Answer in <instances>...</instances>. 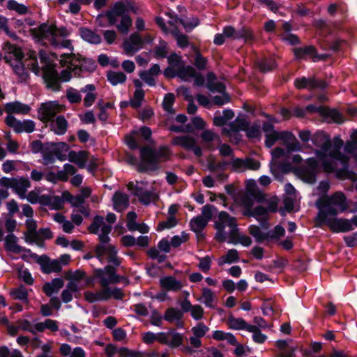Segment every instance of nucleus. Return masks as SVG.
<instances>
[{
  "label": "nucleus",
  "instance_id": "nucleus-48",
  "mask_svg": "<svg viewBox=\"0 0 357 357\" xmlns=\"http://www.w3.org/2000/svg\"><path fill=\"white\" fill-rule=\"evenodd\" d=\"M144 96L145 93L143 89H137L134 92L133 99L130 102L131 107L135 109L139 108L142 105Z\"/></svg>",
  "mask_w": 357,
  "mask_h": 357
},
{
  "label": "nucleus",
  "instance_id": "nucleus-45",
  "mask_svg": "<svg viewBox=\"0 0 357 357\" xmlns=\"http://www.w3.org/2000/svg\"><path fill=\"white\" fill-rule=\"evenodd\" d=\"M201 138L204 142L208 143L207 148L211 151L214 149L212 145L210 144L211 142L214 141L215 139H218V140L220 142L219 135L213 132L210 130H205L203 131L201 134Z\"/></svg>",
  "mask_w": 357,
  "mask_h": 357
},
{
  "label": "nucleus",
  "instance_id": "nucleus-40",
  "mask_svg": "<svg viewBox=\"0 0 357 357\" xmlns=\"http://www.w3.org/2000/svg\"><path fill=\"white\" fill-rule=\"evenodd\" d=\"M168 45L166 41L160 39L159 45L156 46L154 50V57L157 59H165L167 57Z\"/></svg>",
  "mask_w": 357,
  "mask_h": 357
},
{
  "label": "nucleus",
  "instance_id": "nucleus-64",
  "mask_svg": "<svg viewBox=\"0 0 357 357\" xmlns=\"http://www.w3.org/2000/svg\"><path fill=\"white\" fill-rule=\"evenodd\" d=\"M204 313V309L199 305H194L190 310L191 316L195 320L202 319L203 318Z\"/></svg>",
  "mask_w": 357,
  "mask_h": 357
},
{
  "label": "nucleus",
  "instance_id": "nucleus-41",
  "mask_svg": "<svg viewBox=\"0 0 357 357\" xmlns=\"http://www.w3.org/2000/svg\"><path fill=\"white\" fill-rule=\"evenodd\" d=\"M241 205L244 208L243 215L245 216L255 218L253 200L247 196H243L241 198Z\"/></svg>",
  "mask_w": 357,
  "mask_h": 357
},
{
  "label": "nucleus",
  "instance_id": "nucleus-53",
  "mask_svg": "<svg viewBox=\"0 0 357 357\" xmlns=\"http://www.w3.org/2000/svg\"><path fill=\"white\" fill-rule=\"evenodd\" d=\"M202 297L204 300V304L207 307L213 308V306L212 303L214 301L215 295H214L213 292L212 291V290L207 287L203 288L202 289Z\"/></svg>",
  "mask_w": 357,
  "mask_h": 357
},
{
  "label": "nucleus",
  "instance_id": "nucleus-42",
  "mask_svg": "<svg viewBox=\"0 0 357 357\" xmlns=\"http://www.w3.org/2000/svg\"><path fill=\"white\" fill-rule=\"evenodd\" d=\"M177 22L181 24L186 32H191L196 26L199 24V20L198 17H192L190 20H185L183 18H178Z\"/></svg>",
  "mask_w": 357,
  "mask_h": 357
},
{
  "label": "nucleus",
  "instance_id": "nucleus-55",
  "mask_svg": "<svg viewBox=\"0 0 357 357\" xmlns=\"http://www.w3.org/2000/svg\"><path fill=\"white\" fill-rule=\"evenodd\" d=\"M209 331V328L203 322H199L197 325L192 328V332L197 337H202Z\"/></svg>",
  "mask_w": 357,
  "mask_h": 357
},
{
  "label": "nucleus",
  "instance_id": "nucleus-28",
  "mask_svg": "<svg viewBox=\"0 0 357 357\" xmlns=\"http://www.w3.org/2000/svg\"><path fill=\"white\" fill-rule=\"evenodd\" d=\"M68 126V123L63 115L57 116L54 122L51 124L52 130L58 135H64L67 131Z\"/></svg>",
  "mask_w": 357,
  "mask_h": 357
},
{
  "label": "nucleus",
  "instance_id": "nucleus-32",
  "mask_svg": "<svg viewBox=\"0 0 357 357\" xmlns=\"http://www.w3.org/2000/svg\"><path fill=\"white\" fill-rule=\"evenodd\" d=\"M257 64L259 70L264 73L271 72L277 67L276 61L272 57H264Z\"/></svg>",
  "mask_w": 357,
  "mask_h": 357
},
{
  "label": "nucleus",
  "instance_id": "nucleus-61",
  "mask_svg": "<svg viewBox=\"0 0 357 357\" xmlns=\"http://www.w3.org/2000/svg\"><path fill=\"white\" fill-rule=\"evenodd\" d=\"M328 158L335 161L347 160L346 155L339 149H332L328 151Z\"/></svg>",
  "mask_w": 357,
  "mask_h": 357
},
{
  "label": "nucleus",
  "instance_id": "nucleus-58",
  "mask_svg": "<svg viewBox=\"0 0 357 357\" xmlns=\"http://www.w3.org/2000/svg\"><path fill=\"white\" fill-rule=\"evenodd\" d=\"M321 167L324 172L326 173H333L336 170L335 161L326 158L321 161Z\"/></svg>",
  "mask_w": 357,
  "mask_h": 357
},
{
  "label": "nucleus",
  "instance_id": "nucleus-39",
  "mask_svg": "<svg viewBox=\"0 0 357 357\" xmlns=\"http://www.w3.org/2000/svg\"><path fill=\"white\" fill-rule=\"evenodd\" d=\"M10 296L15 300H19L24 303H28V291L24 285L21 284L19 287L13 289L10 293Z\"/></svg>",
  "mask_w": 357,
  "mask_h": 357
},
{
  "label": "nucleus",
  "instance_id": "nucleus-22",
  "mask_svg": "<svg viewBox=\"0 0 357 357\" xmlns=\"http://www.w3.org/2000/svg\"><path fill=\"white\" fill-rule=\"evenodd\" d=\"M317 48L314 45H306L304 47H295L293 50L295 57L300 60L307 59H314Z\"/></svg>",
  "mask_w": 357,
  "mask_h": 357
},
{
  "label": "nucleus",
  "instance_id": "nucleus-24",
  "mask_svg": "<svg viewBox=\"0 0 357 357\" xmlns=\"http://www.w3.org/2000/svg\"><path fill=\"white\" fill-rule=\"evenodd\" d=\"M160 287L167 291H178L183 287L181 281L177 280L174 276H165L160 280Z\"/></svg>",
  "mask_w": 357,
  "mask_h": 357
},
{
  "label": "nucleus",
  "instance_id": "nucleus-35",
  "mask_svg": "<svg viewBox=\"0 0 357 357\" xmlns=\"http://www.w3.org/2000/svg\"><path fill=\"white\" fill-rule=\"evenodd\" d=\"M196 72L192 66H182L178 68L177 77L184 81H188V78H192L196 75Z\"/></svg>",
  "mask_w": 357,
  "mask_h": 357
},
{
  "label": "nucleus",
  "instance_id": "nucleus-1",
  "mask_svg": "<svg viewBox=\"0 0 357 357\" xmlns=\"http://www.w3.org/2000/svg\"><path fill=\"white\" fill-rule=\"evenodd\" d=\"M315 205L319 209L314 218V224L317 227L327 225L332 227L333 220L339 212L343 213L348 208L345 195L340 191L335 192L331 196L325 195L317 200Z\"/></svg>",
  "mask_w": 357,
  "mask_h": 357
},
{
  "label": "nucleus",
  "instance_id": "nucleus-54",
  "mask_svg": "<svg viewBox=\"0 0 357 357\" xmlns=\"http://www.w3.org/2000/svg\"><path fill=\"white\" fill-rule=\"evenodd\" d=\"M246 136L249 139H259L261 135L260 126L254 123L252 126H249L248 129L245 131Z\"/></svg>",
  "mask_w": 357,
  "mask_h": 357
},
{
  "label": "nucleus",
  "instance_id": "nucleus-51",
  "mask_svg": "<svg viewBox=\"0 0 357 357\" xmlns=\"http://www.w3.org/2000/svg\"><path fill=\"white\" fill-rule=\"evenodd\" d=\"M229 327L234 330H244L246 321L242 318H235L230 316L228 318Z\"/></svg>",
  "mask_w": 357,
  "mask_h": 357
},
{
  "label": "nucleus",
  "instance_id": "nucleus-31",
  "mask_svg": "<svg viewBox=\"0 0 357 357\" xmlns=\"http://www.w3.org/2000/svg\"><path fill=\"white\" fill-rule=\"evenodd\" d=\"M312 142L317 147H322L325 144L332 146V142L329 136L322 130H318L312 135Z\"/></svg>",
  "mask_w": 357,
  "mask_h": 357
},
{
  "label": "nucleus",
  "instance_id": "nucleus-4",
  "mask_svg": "<svg viewBox=\"0 0 357 357\" xmlns=\"http://www.w3.org/2000/svg\"><path fill=\"white\" fill-rule=\"evenodd\" d=\"M31 151L37 154L40 153L44 160V165L53 164L56 158L59 161H65L67 159L66 153L69 151L70 146L66 142H45L40 140H33L30 143Z\"/></svg>",
  "mask_w": 357,
  "mask_h": 357
},
{
  "label": "nucleus",
  "instance_id": "nucleus-10",
  "mask_svg": "<svg viewBox=\"0 0 357 357\" xmlns=\"http://www.w3.org/2000/svg\"><path fill=\"white\" fill-rule=\"evenodd\" d=\"M43 79L47 89L54 91L61 90V86L59 80V74L54 68L45 67L43 69Z\"/></svg>",
  "mask_w": 357,
  "mask_h": 357
},
{
  "label": "nucleus",
  "instance_id": "nucleus-50",
  "mask_svg": "<svg viewBox=\"0 0 357 357\" xmlns=\"http://www.w3.org/2000/svg\"><path fill=\"white\" fill-rule=\"evenodd\" d=\"M178 220L175 216H169L166 221L160 222L157 226V231H160L165 229H171L176 226Z\"/></svg>",
  "mask_w": 357,
  "mask_h": 357
},
{
  "label": "nucleus",
  "instance_id": "nucleus-38",
  "mask_svg": "<svg viewBox=\"0 0 357 357\" xmlns=\"http://www.w3.org/2000/svg\"><path fill=\"white\" fill-rule=\"evenodd\" d=\"M163 319L169 322L180 321L183 319V312L178 308L169 307L165 311Z\"/></svg>",
  "mask_w": 357,
  "mask_h": 357
},
{
  "label": "nucleus",
  "instance_id": "nucleus-6",
  "mask_svg": "<svg viewBox=\"0 0 357 357\" xmlns=\"http://www.w3.org/2000/svg\"><path fill=\"white\" fill-rule=\"evenodd\" d=\"M5 123L8 127L13 128L16 133H21L22 132L31 133L35 130L36 127V123L33 121L27 119L21 121L13 115H8L5 119Z\"/></svg>",
  "mask_w": 357,
  "mask_h": 357
},
{
  "label": "nucleus",
  "instance_id": "nucleus-57",
  "mask_svg": "<svg viewBox=\"0 0 357 357\" xmlns=\"http://www.w3.org/2000/svg\"><path fill=\"white\" fill-rule=\"evenodd\" d=\"M199 263L198 268L204 273H207L211 269V258L207 255L204 257H198Z\"/></svg>",
  "mask_w": 357,
  "mask_h": 357
},
{
  "label": "nucleus",
  "instance_id": "nucleus-62",
  "mask_svg": "<svg viewBox=\"0 0 357 357\" xmlns=\"http://www.w3.org/2000/svg\"><path fill=\"white\" fill-rule=\"evenodd\" d=\"M281 39L288 43L291 45H296L301 44V41L300 38L294 33H288L287 35H280Z\"/></svg>",
  "mask_w": 357,
  "mask_h": 357
},
{
  "label": "nucleus",
  "instance_id": "nucleus-17",
  "mask_svg": "<svg viewBox=\"0 0 357 357\" xmlns=\"http://www.w3.org/2000/svg\"><path fill=\"white\" fill-rule=\"evenodd\" d=\"M67 158L70 162L76 164L79 168L84 169L88 160L89 153L87 151L81 150L79 151H68Z\"/></svg>",
  "mask_w": 357,
  "mask_h": 357
},
{
  "label": "nucleus",
  "instance_id": "nucleus-47",
  "mask_svg": "<svg viewBox=\"0 0 357 357\" xmlns=\"http://www.w3.org/2000/svg\"><path fill=\"white\" fill-rule=\"evenodd\" d=\"M238 252L236 249H231L227 251L226 256L224 257V259L222 261H219L218 264L219 266H222L225 263L232 264L238 262Z\"/></svg>",
  "mask_w": 357,
  "mask_h": 357
},
{
  "label": "nucleus",
  "instance_id": "nucleus-23",
  "mask_svg": "<svg viewBox=\"0 0 357 357\" xmlns=\"http://www.w3.org/2000/svg\"><path fill=\"white\" fill-rule=\"evenodd\" d=\"M98 294L100 301H108L112 297L115 300H122L124 297V293L119 287H114L113 289L102 288L100 291H98Z\"/></svg>",
  "mask_w": 357,
  "mask_h": 357
},
{
  "label": "nucleus",
  "instance_id": "nucleus-8",
  "mask_svg": "<svg viewBox=\"0 0 357 357\" xmlns=\"http://www.w3.org/2000/svg\"><path fill=\"white\" fill-rule=\"evenodd\" d=\"M294 86L298 89H309L310 90L319 89H325L328 86L326 81L317 79L315 77H301L294 80Z\"/></svg>",
  "mask_w": 357,
  "mask_h": 357
},
{
  "label": "nucleus",
  "instance_id": "nucleus-63",
  "mask_svg": "<svg viewBox=\"0 0 357 357\" xmlns=\"http://www.w3.org/2000/svg\"><path fill=\"white\" fill-rule=\"evenodd\" d=\"M332 146L325 144L324 146L320 147L321 149L316 150L315 154L320 162L328 158V151L331 150Z\"/></svg>",
  "mask_w": 357,
  "mask_h": 357
},
{
  "label": "nucleus",
  "instance_id": "nucleus-25",
  "mask_svg": "<svg viewBox=\"0 0 357 357\" xmlns=\"http://www.w3.org/2000/svg\"><path fill=\"white\" fill-rule=\"evenodd\" d=\"M79 33L82 39L89 43L98 45L102 42L101 36L88 27H80Z\"/></svg>",
  "mask_w": 357,
  "mask_h": 357
},
{
  "label": "nucleus",
  "instance_id": "nucleus-13",
  "mask_svg": "<svg viewBox=\"0 0 357 357\" xmlns=\"http://www.w3.org/2000/svg\"><path fill=\"white\" fill-rule=\"evenodd\" d=\"M76 61L80 63V65H75L73 68L75 76L80 77L81 72H93L96 68L97 64L95 60L82 56L81 54H77Z\"/></svg>",
  "mask_w": 357,
  "mask_h": 357
},
{
  "label": "nucleus",
  "instance_id": "nucleus-11",
  "mask_svg": "<svg viewBox=\"0 0 357 357\" xmlns=\"http://www.w3.org/2000/svg\"><path fill=\"white\" fill-rule=\"evenodd\" d=\"M26 227L28 231L24 233V241L29 244L35 243L39 246L42 245L43 244V239L38 235L36 221L33 219L26 220Z\"/></svg>",
  "mask_w": 357,
  "mask_h": 357
},
{
  "label": "nucleus",
  "instance_id": "nucleus-12",
  "mask_svg": "<svg viewBox=\"0 0 357 357\" xmlns=\"http://www.w3.org/2000/svg\"><path fill=\"white\" fill-rule=\"evenodd\" d=\"M129 190H132V194L139 198V202L144 205L150 204L152 200L158 199V196L151 191L144 190L143 188L135 185L132 183L128 184Z\"/></svg>",
  "mask_w": 357,
  "mask_h": 357
},
{
  "label": "nucleus",
  "instance_id": "nucleus-20",
  "mask_svg": "<svg viewBox=\"0 0 357 357\" xmlns=\"http://www.w3.org/2000/svg\"><path fill=\"white\" fill-rule=\"evenodd\" d=\"M4 110L8 115L13 114H27L31 111V107L26 104L20 101L10 102L5 105Z\"/></svg>",
  "mask_w": 357,
  "mask_h": 357
},
{
  "label": "nucleus",
  "instance_id": "nucleus-5",
  "mask_svg": "<svg viewBox=\"0 0 357 357\" xmlns=\"http://www.w3.org/2000/svg\"><path fill=\"white\" fill-rule=\"evenodd\" d=\"M29 33L36 43L44 44L45 40H47L54 47L59 45L56 39L57 36L66 37L69 34L65 26L57 27L55 24H50L48 22L40 23L36 28L30 29Z\"/></svg>",
  "mask_w": 357,
  "mask_h": 357
},
{
  "label": "nucleus",
  "instance_id": "nucleus-21",
  "mask_svg": "<svg viewBox=\"0 0 357 357\" xmlns=\"http://www.w3.org/2000/svg\"><path fill=\"white\" fill-rule=\"evenodd\" d=\"M57 103L48 102L43 103L39 109L38 113L41 115L40 119L43 121H52L56 116V107Z\"/></svg>",
  "mask_w": 357,
  "mask_h": 357
},
{
  "label": "nucleus",
  "instance_id": "nucleus-30",
  "mask_svg": "<svg viewBox=\"0 0 357 357\" xmlns=\"http://www.w3.org/2000/svg\"><path fill=\"white\" fill-rule=\"evenodd\" d=\"M172 144L185 149L190 150L195 146L196 140L194 137L189 135L177 136L173 139Z\"/></svg>",
  "mask_w": 357,
  "mask_h": 357
},
{
  "label": "nucleus",
  "instance_id": "nucleus-33",
  "mask_svg": "<svg viewBox=\"0 0 357 357\" xmlns=\"http://www.w3.org/2000/svg\"><path fill=\"white\" fill-rule=\"evenodd\" d=\"M112 201L114 203V208L116 211H121V209L118 208L119 206L127 208L129 205V199L128 195L119 191H117L114 193Z\"/></svg>",
  "mask_w": 357,
  "mask_h": 357
},
{
  "label": "nucleus",
  "instance_id": "nucleus-59",
  "mask_svg": "<svg viewBox=\"0 0 357 357\" xmlns=\"http://www.w3.org/2000/svg\"><path fill=\"white\" fill-rule=\"evenodd\" d=\"M212 100L215 105L222 106L225 103L230 102L231 97L228 93H225L222 94V96H213Z\"/></svg>",
  "mask_w": 357,
  "mask_h": 357
},
{
  "label": "nucleus",
  "instance_id": "nucleus-14",
  "mask_svg": "<svg viewBox=\"0 0 357 357\" xmlns=\"http://www.w3.org/2000/svg\"><path fill=\"white\" fill-rule=\"evenodd\" d=\"M144 45V40L139 33L135 32L130 34L129 40L123 42V49L128 55H133Z\"/></svg>",
  "mask_w": 357,
  "mask_h": 357
},
{
  "label": "nucleus",
  "instance_id": "nucleus-19",
  "mask_svg": "<svg viewBox=\"0 0 357 357\" xmlns=\"http://www.w3.org/2000/svg\"><path fill=\"white\" fill-rule=\"evenodd\" d=\"M294 137V135L288 131H273V133L266 134L265 146L267 148H271L278 140L284 142L289 141L291 137Z\"/></svg>",
  "mask_w": 357,
  "mask_h": 357
},
{
  "label": "nucleus",
  "instance_id": "nucleus-26",
  "mask_svg": "<svg viewBox=\"0 0 357 357\" xmlns=\"http://www.w3.org/2000/svg\"><path fill=\"white\" fill-rule=\"evenodd\" d=\"M30 186L31 183L27 178L20 177L19 179L14 178L12 189L20 198L24 199L26 190L30 188Z\"/></svg>",
  "mask_w": 357,
  "mask_h": 357
},
{
  "label": "nucleus",
  "instance_id": "nucleus-60",
  "mask_svg": "<svg viewBox=\"0 0 357 357\" xmlns=\"http://www.w3.org/2000/svg\"><path fill=\"white\" fill-rule=\"evenodd\" d=\"M217 208L211 204H206L202 208V215L205 220H208V222L212 218L213 212H217Z\"/></svg>",
  "mask_w": 357,
  "mask_h": 357
},
{
  "label": "nucleus",
  "instance_id": "nucleus-43",
  "mask_svg": "<svg viewBox=\"0 0 357 357\" xmlns=\"http://www.w3.org/2000/svg\"><path fill=\"white\" fill-rule=\"evenodd\" d=\"M250 123L243 118H236L235 122L229 124L230 129L234 132H238L239 130L246 131L248 129Z\"/></svg>",
  "mask_w": 357,
  "mask_h": 357
},
{
  "label": "nucleus",
  "instance_id": "nucleus-34",
  "mask_svg": "<svg viewBox=\"0 0 357 357\" xmlns=\"http://www.w3.org/2000/svg\"><path fill=\"white\" fill-rule=\"evenodd\" d=\"M208 224V220H205L202 216L198 215L193 218L190 222V227L192 231L198 234L204 230Z\"/></svg>",
  "mask_w": 357,
  "mask_h": 357
},
{
  "label": "nucleus",
  "instance_id": "nucleus-9",
  "mask_svg": "<svg viewBox=\"0 0 357 357\" xmlns=\"http://www.w3.org/2000/svg\"><path fill=\"white\" fill-rule=\"evenodd\" d=\"M354 226L357 227V215L351 219L335 218L330 230L333 233H346L352 231Z\"/></svg>",
  "mask_w": 357,
  "mask_h": 357
},
{
  "label": "nucleus",
  "instance_id": "nucleus-7",
  "mask_svg": "<svg viewBox=\"0 0 357 357\" xmlns=\"http://www.w3.org/2000/svg\"><path fill=\"white\" fill-rule=\"evenodd\" d=\"M31 257L33 259H37V263L40 266L41 271L43 273H58L62 269L61 263L58 259L52 260L47 255L38 256L35 253H31Z\"/></svg>",
  "mask_w": 357,
  "mask_h": 357
},
{
  "label": "nucleus",
  "instance_id": "nucleus-52",
  "mask_svg": "<svg viewBox=\"0 0 357 357\" xmlns=\"http://www.w3.org/2000/svg\"><path fill=\"white\" fill-rule=\"evenodd\" d=\"M194 65L199 70H205L206 68L207 59L203 56L199 50L195 52Z\"/></svg>",
  "mask_w": 357,
  "mask_h": 357
},
{
  "label": "nucleus",
  "instance_id": "nucleus-29",
  "mask_svg": "<svg viewBox=\"0 0 357 357\" xmlns=\"http://www.w3.org/2000/svg\"><path fill=\"white\" fill-rule=\"evenodd\" d=\"M322 117L326 120L331 119L333 122L337 124H342L344 122L343 114L335 108L331 109L325 107Z\"/></svg>",
  "mask_w": 357,
  "mask_h": 357
},
{
  "label": "nucleus",
  "instance_id": "nucleus-46",
  "mask_svg": "<svg viewBox=\"0 0 357 357\" xmlns=\"http://www.w3.org/2000/svg\"><path fill=\"white\" fill-rule=\"evenodd\" d=\"M14 73L18 76L21 82H26L29 78V74L26 70L23 63L13 66Z\"/></svg>",
  "mask_w": 357,
  "mask_h": 357
},
{
  "label": "nucleus",
  "instance_id": "nucleus-44",
  "mask_svg": "<svg viewBox=\"0 0 357 357\" xmlns=\"http://www.w3.org/2000/svg\"><path fill=\"white\" fill-rule=\"evenodd\" d=\"M175 101V96L172 93L165 94L162 101V108L165 111L169 114H174L175 111L172 106Z\"/></svg>",
  "mask_w": 357,
  "mask_h": 357
},
{
  "label": "nucleus",
  "instance_id": "nucleus-56",
  "mask_svg": "<svg viewBox=\"0 0 357 357\" xmlns=\"http://www.w3.org/2000/svg\"><path fill=\"white\" fill-rule=\"evenodd\" d=\"M108 250V261L112 263L115 266H119L121 259L116 257L117 250L114 245H109L107 248Z\"/></svg>",
  "mask_w": 357,
  "mask_h": 357
},
{
  "label": "nucleus",
  "instance_id": "nucleus-16",
  "mask_svg": "<svg viewBox=\"0 0 357 357\" xmlns=\"http://www.w3.org/2000/svg\"><path fill=\"white\" fill-rule=\"evenodd\" d=\"M249 233L255 238L257 243H261L264 241L275 240L273 231L270 230L267 232H262L260 227L255 225H251L248 227Z\"/></svg>",
  "mask_w": 357,
  "mask_h": 357
},
{
  "label": "nucleus",
  "instance_id": "nucleus-27",
  "mask_svg": "<svg viewBox=\"0 0 357 357\" xmlns=\"http://www.w3.org/2000/svg\"><path fill=\"white\" fill-rule=\"evenodd\" d=\"M234 40H243L245 43L252 44L255 37L252 30L246 26L236 29Z\"/></svg>",
  "mask_w": 357,
  "mask_h": 357
},
{
  "label": "nucleus",
  "instance_id": "nucleus-18",
  "mask_svg": "<svg viewBox=\"0 0 357 357\" xmlns=\"http://www.w3.org/2000/svg\"><path fill=\"white\" fill-rule=\"evenodd\" d=\"M102 227V234H107L112 231V226L105 225L104 222V218L100 215H96L91 224L88 227V231L91 234H98L99 232L100 227Z\"/></svg>",
  "mask_w": 357,
  "mask_h": 357
},
{
  "label": "nucleus",
  "instance_id": "nucleus-15",
  "mask_svg": "<svg viewBox=\"0 0 357 357\" xmlns=\"http://www.w3.org/2000/svg\"><path fill=\"white\" fill-rule=\"evenodd\" d=\"M4 241L5 249L8 252H11L15 254H19L22 252L30 253L31 255L32 253L30 249L17 245L18 238L13 234H8L5 237Z\"/></svg>",
  "mask_w": 357,
  "mask_h": 357
},
{
  "label": "nucleus",
  "instance_id": "nucleus-49",
  "mask_svg": "<svg viewBox=\"0 0 357 357\" xmlns=\"http://www.w3.org/2000/svg\"><path fill=\"white\" fill-rule=\"evenodd\" d=\"M218 219L225 221V224L227 223L231 229H238L236 218L230 216L226 211L220 212L218 215Z\"/></svg>",
  "mask_w": 357,
  "mask_h": 357
},
{
  "label": "nucleus",
  "instance_id": "nucleus-2",
  "mask_svg": "<svg viewBox=\"0 0 357 357\" xmlns=\"http://www.w3.org/2000/svg\"><path fill=\"white\" fill-rule=\"evenodd\" d=\"M96 21L100 27L116 26L123 35L128 33L132 24V20L128 14L127 6L120 1L115 2L110 9L100 13Z\"/></svg>",
  "mask_w": 357,
  "mask_h": 357
},
{
  "label": "nucleus",
  "instance_id": "nucleus-36",
  "mask_svg": "<svg viewBox=\"0 0 357 357\" xmlns=\"http://www.w3.org/2000/svg\"><path fill=\"white\" fill-rule=\"evenodd\" d=\"M107 78L112 85L116 86L118 84L124 83L126 81L127 77L122 72L109 70L107 72Z\"/></svg>",
  "mask_w": 357,
  "mask_h": 357
},
{
  "label": "nucleus",
  "instance_id": "nucleus-37",
  "mask_svg": "<svg viewBox=\"0 0 357 357\" xmlns=\"http://www.w3.org/2000/svg\"><path fill=\"white\" fill-rule=\"evenodd\" d=\"M296 169L297 170V174L304 177L308 183H315L318 172L306 169L305 167H299Z\"/></svg>",
  "mask_w": 357,
  "mask_h": 357
},
{
  "label": "nucleus",
  "instance_id": "nucleus-3",
  "mask_svg": "<svg viewBox=\"0 0 357 357\" xmlns=\"http://www.w3.org/2000/svg\"><path fill=\"white\" fill-rule=\"evenodd\" d=\"M140 161L137 164V171L140 173L156 172L161 168L160 163L170 159L171 151L167 146L154 149L144 146L139 149Z\"/></svg>",
  "mask_w": 357,
  "mask_h": 357
}]
</instances>
